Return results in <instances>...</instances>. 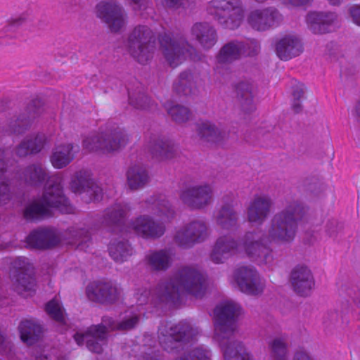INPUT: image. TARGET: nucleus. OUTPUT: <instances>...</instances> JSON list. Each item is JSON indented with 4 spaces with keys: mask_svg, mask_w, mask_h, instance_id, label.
<instances>
[{
    "mask_svg": "<svg viewBox=\"0 0 360 360\" xmlns=\"http://www.w3.org/2000/svg\"><path fill=\"white\" fill-rule=\"evenodd\" d=\"M193 328L186 321H180L158 335L162 348L169 353H177L183 349L182 345L189 342L195 335Z\"/></svg>",
    "mask_w": 360,
    "mask_h": 360,
    "instance_id": "1a4fd4ad",
    "label": "nucleus"
},
{
    "mask_svg": "<svg viewBox=\"0 0 360 360\" xmlns=\"http://www.w3.org/2000/svg\"><path fill=\"white\" fill-rule=\"evenodd\" d=\"M237 213L229 204L223 205L219 212L217 221L224 229H235L237 226Z\"/></svg>",
    "mask_w": 360,
    "mask_h": 360,
    "instance_id": "58836bf2",
    "label": "nucleus"
},
{
    "mask_svg": "<svg viewBox=\"0 0 360 360\" xmlns=\"http://www.w3.org/2000/svg\"><path fill=\"white\" fill-rule=\"evenodd\" d=\"M333 12H310L307 15V22L310 30L314 34H325L330 31V27L336 20Z\"/></svg>",
    "mask_w": 360,
    "mask_h": 360,
    "instance_id": "393cba45",
    "label": "nucleus"
},
{
    "mask_svg": "<svg viewBox=\"0 0 360 360\" xmlns=\"http://www.w3.org/2000/svg\"><path fill=\"white\" fill-rule=\"evenodd\" d=\"M191 33L205 49H211L217 41V31L208 22H196L192 27Z\"/></svg>",
    "mask_w": 360,
    "mask_h": 360,
    "instance_id": "c85d7f7f",
    "label": "nucleus"
},
{
    "mask_svg": "<svg viewBox=\"0 0 360 360\" xmlns=\"http://www.w3.org/2000/svg\"><path fill=\"white\" fill-rule=\"evenodd\" d=\"M156 47V37L146 25H137L128 34L127 48L130 55L140 64L151 60Z\"/></svg>",
    "mask_w": 360,
    "mask_h": 360,
    "instance_id": "20e7f679",
    "label": "nucleus"
},
{
    "mask_svg": "<svg viewBox=\"0 0 360 360\" xmlns=\"http://www.w3.org/2000/svg\"><path fill=\"white\" fill-rule=\"evenodd\" d=\"M133 229L143 238H160L164 234L165 228L155 223L150 217L141 216L133 221Z\"/></svg>",
    "mask_w": 360,
    "mask_h": 360,
    "instance_id": "cd10ccee",
    "label": "nucleus"
},
{
    "mask_svg": "<svg viewBox=\"0 0 360 360\" xmlns=\"http://www.w3.org/2000/svg\"><path fill=\"white\" fill-rule=\"evenodd\" d=\"M165 4L169 8H179L182 4L181 0H165Z\"/></svg>",
    "mask_w": 360,
    "mask_h": 360,
    "instance_id": "69168bd1",
    "label": "nucleus"
},
{
    "mask_svg": "<svg viewBox=\"0 0 360 360\" xmlns=\"http://www.w3.org/2000/svg\"><path fill=\"white\" fill-rule=\"evenodd\" d=\"M236 99L240 109L246 114H250L255 110L254 97L256 89L252 83L247 81L238 82L235 86Z\"/></svg>",
    "mask_w": 360,
    "mask_h": 360,
    "instance_id": "a878e982",
    "label": "nucleus"
},
{
    "mask_svg": "<svg viewBox=\"0 0 360 360\" xmlns=\"http://www.w3.org/2000/svg\"><path fill=\"white\" fill-rule=\"evenodd\" d=\"M129 136L117 126H112L105 131L84 141L86 146L91 150L112 152L126 146Z\"/></svg>",
    "mask_w": 360,
    "mask_h": 360,
    "instance_id": "6e6552de",
    "label": "nucleus"
},
{
    "mask_svg": "<svg viewBox=\"0 0 360 360\" xmlns=\"http://www.w3.org/2000/svg\"><path fill=\"white\" fill-rule=\"evenodd\" d=\"M99 328H101L100 325H92L88 328L86 331L84 333H76L73 335L75 341L78 345H83L84 342H87V339L89 338L91 334L95 333H96L98 332L99 334L98 337H100V338H103L104 333L101 329H99Z\"/></svg>",
    "mask_w": 360,
    "mask_h": 360,
    "instance_id": "603ef678",
    "label": "nucleus"
},
{
    "mask_svg": "<svg viewBox=\"0 0 360 360\" xmlns=\"http://www.w3.org/2000/svg\"><path fill=\"white\" fill-rule=\"evenodd\" d=\"M234 277L242 292L253 295L262 292L259 275L255 269L247 266L240 267L236 271Z\"/></svg>",
    "mask_w": 360,
    "mask_h": 360,
    "instance_id": "412c9836",
    "label": "nucleus"
},
{
    "mask_svg": "<svg viewBox=\"0 0 360 360\" xmlns=\"http://www.w3.org/2000/svg\"><path fill=\"white\" fill-rule=\"evenodd\" d=\"M26 19L25 17L20 16L16 18L15 19H12L7 25L8 31H15L20 26H21L23 23H25Z\"/></svg>",
    "mask_w": 360,
    "mask_h": 360,
    "instance_id": "13d9d810",
    "label": "nucleus"
},
{
    "mask_svg": "<svg viewBox=\"0 0 360 360\" xmlns=\"http://www.w3.org/2000/svg\"><path fill=\"white\" fill-rule=\"evenodd\" d=\"M148 264L155 270H166L170 266V257L163 250L153 252L148 257Z\"/></svg>",
    "mask_w": 360,
    "mask_h": 360,
    "instance_id": "c03bdc74",
    "label": "nucleus"
},
{
    "mask_svg": "<svg viewBox=\"0 0 360 360\" xmlns=\"http://www.w3.org/2000/svg\"><path fill=\"white\" fill-rule=\"evenodd\" d=\"M34 360H51V359L50 356L40 353L39 354H37L35 356Z\"/></svg>",
    "mask_w": 360,
    "mask_h": 360,
    "instance_id": "774afa93",
    "label": "nucleus"
},
{
    "mask_svg": "<svg viewBox=\"0 0 360 360\" xmlns=\"http://www.w3.org/2000/svg\"><path fill=\"white\" fill-rule=\"evenodd\" d=\"M44 134H38L34 138L22 141L16 148V154L22 158L38 153L44 148Z\"/></svg>",
    "mask_w": 360,
    "mask_h": 360,
    "instance_id": "e433bc0d",
    "label": "nucleus"
},
{
    "mask_svg": "<svg viewBox=\"0 0 360 360\" xmlns=\"http://www.w3.org/2000/svg\"><path fill=\"white\" fill-rule=\"evenodd\" d=\"M76 237L78 238L76 241L77 248L80 250H86L89 247V243L91 240L90 232L86 229H80L77 231Z\"/></svg>",
    "mask_w": 360,
    "mask_h": 360,
    "instance_id": "864d4df0",
    "label": "nucleus"
},
{
    "mask_svg": "<svg viewBox=\"0 0 360 360\" xmlns=\"http://www.w3.org/2000/svg\"><path fill=\"white\" fill-rule=\"evenodd\" d=\"M127 210L120 204H116L108 208L103 217L104 223L109 226H113L112 231H122L124 229L126 220Z\"/></svg>",
    "mask_w": 360,
    "mask_h": 360,
    "instance_id": "2f4dec72",
    "label": "nucleus"
},
{
    "mask_svg": "<svg viewBox=\"0 0 360 360\" xmlns=\"http://www.w3.org/2000/svg\"><path fill=\"white\" fill-rule=\"evenodd\" d=\"M198 134L202 141L212 143L222 142L226 135L225 131L208 122H202L198 126Z\"/></svg>",
    "mask_w": 360,
    "mask_h": 360,
    "instance_id": "f704fd0d",
    "label": "nucleus"
},
{
    "mask_svg": "<svg viewBox=\"0 0 360 360\" xmlns=\"http://www.w3.org/2000/svg\"><path fill=\"white\" fill-rule=\"evenodd\" d=\"M127 177L128 185L132 190L143 187L149 179L147 170L139 165L129 167L127 172Z\"/></svg>",
    "mask_w": 360,
    "mask_h": 360,
    "instance_id": "4c0bfd02",
    "label": "nucleus"
},
{
    "mask_svg": "<svg viewBox=\"0 0 360 360\" xmlns=\"http://www.w3.org/2000/svg\"><path fill=\"white\" fill-rule=\"evenodd\" d=\"M270 356L272 360H287V345L281 338H274L269 342Z\"/></svg>",
    "mask_w": 360,
    "mask_h": 360,
    "instance_id": "de8ad7c7",
    "label": "nucleus"
},
{
    "mask_svg": "<svg viewBox=\"0 0 360 360\" xmlns=\"http://www.w3.org/2000/svg\"><path fill=\"white\" fill-rule=\"evenodd\" d=\"M207 11L224 28L231 30L237 29L244 17L240 0H212Z\"/></svg>",
    "mask_w": 360,
    "mask_h": 360,
    "instance_id": "423d86ee",
    "label": "nucleus"
},
{
    "mask_svg": "<svg viewBox=\"0 0 360 360\" xmlns=\"http://www.w3.org/2000/svg\"><path fill=\"white\" fill-rule=\"evenodd\" d=\"M190 360H210V350L202 347H196L187 354Z\"/></svg>",
    "mask_w": 360,
    "mask_h": 360,
    "instance_id": "5fc2aeb1",
    "label": "nucleus"
},
{
    "mask_svg": "<svg viewBox=\"0 0 360 360\" xmlns=\"http://www.w3.org/2000/svg\"><path fill=\"white\" fill-rule=\"evenodd\" d=\"M181 291L197 298L202 297L206 291L202 274L195 269L183 267L174 280L158 284L153 299L158 304H175L180 300Z\"/></svg>",
    "mask_w": 360,
    "mask_h": 360,
    "instance_id": "f03ea898",
    "label": "nucleus"
},
{
    "mask_svg": "<svg viewBox=\"0 0 360 360\" xmlns=\"http://www.w3.org/2000/svg\"><path fill=\"white\" fill-rule=\"evenodd\" d=\"M70 188L86 203L98 202L103 198L102 188L94 182L90 173L85 170L76 172L70 182Z\"/></svg>",
    "mask_w": 360,
    "mask_h": 360,
    "instance_id": "f8f14e48",
    "label": "nucleus"
},
{
    "mask_svg": "<svg viewBox=\"0 0 360 360\" xmlns=\"http://www.w3.org/2000/svg\"><path fill=\"white\" fill-rule=\"evenodd\" d=\"M154 214L159 216L161 220L167 222L172 220L175 215V212L169 203V202L165 199H159L154 205L153 207Z\"/></svg>",
    "mask_w": 360,
    "mask_h": 360,
    "instance_id": "49530a36",
    "label": "nucleus"
},
{
    "mask_svg": "<svg viewBox=\"0 0 360 360\" xmlns=\"http://www.w3.org/2000/svg\"><path fill=\"white\" fill-rule=\"evenodd\" d=\"M129 103L134 108L148 110L151 105L150 98L143 91L136 89L133 92L128 90Z\"/></svg>",
    "mask_w": 360,
    "mask_h": 360,
    "instance_id": "a18cd8bd",
    "label": "nucleus"
},
{
    "mask_svg": "<svg viewBox=\"0 0 360 360\" xmlns=\"http://www.w3.org/2000/svg\"><path fill=\"white\" fill-rule=\"evenodd\" d=\"M243 241L245 251L250 258L255 261L266 262L270 250L264 243L265 234L262 231L247 232Z\"/></svg>",
    "mask_w": 360,
    "mask_h": 360,
    "instance_id": "4468645a",
    "label": "nucleus"
},
{
    "mask_svg": "<svg viewBox=\"0 0 360 360\" xmlns=\"http://www.w3.org/2000/svg\"><path fill=\"white\" fill-rule=\"evenodd\" d=\"M20 179L27 186L40 188L51 179L45 167L41 164L33 163L21 169Z\"/></svg>",
    "mask_w": 360,
    "mask_h": 360,
    "instance_id": "5701e85b",
    "label": "nucleus"
},
{
    "mask_svg": "<svg viewBox=\"0 0 360 360\" xmlns=\"http://www.w3.org/2000/svg\"><path fill=\"white\" fill-rule=\"evenodd\" d=\"M150 152L153 158L160 161L174 158L176 148L172 141L158 139L152 142L150 146Z\"/></svg>",
    "mask_w": 360,
    "mask_h": 360,
    "instance_id": "7c9ffc66",
    "label": "nucleus"
},
{
    "mask_svg": "<svg viewBox=\"0 0 360 360\" xmlns=\"http://www.w3.org/2000/svg\"><path fill=\"white\" fill-rule=\"evenodd\" d=\"M158 39L162 53L170 66H177L188 57L193 60L200 59L195 49L181 35L174 36L165 32Z\"/></svg>",
    "mask_w": 360,
    "mask_h": 360,
    "instance_id": "39448f33",
    "label": "nucleus"
},
{
    "mask_svg": "<svg viewBox=\"0 0 360 360\" xmlns=\"http://www.w3.org/2000/svg\"><path fill=\"white\" fill-rule=\"evenodd\" d=\"M292 109L296 114L301 112L302 111V105L300 103V101H293Z\"/></svg>",
    "mask_w": 360,
    "mask_h": 360,
    "instance_id": "338daca9",
    "label": "nucleus"
},
{
    "mask_svg": "<svg viewBox=\"0 0 360 360\" xmlns=\"http://www.w3.org/2000/svg\"><path fill=\"white\" fill-rule=\"evenodd\" d=\"M240 311V306L233 302L217 305L214 309L215 328L212 339L220 347L224 360H251L243 342L234 337Z\"/></svg>",
    "mask_w": 360,
    "mask_h": 360,
    "instance_id": "f257e3e1",
    "label": "nucleus"
},
{
    "mask_svg": "<svg viewBox=\"0 0 360 360\" xmlns=\"http://www.w3.org/2000/svg\"><path fill=\"white\" fill-rule=\"evenodd\" d=\"M73 146L70 143L56 146L51 155L53 166L58 169L66 167L74 159Z\"/></svg>",
    "mask_w": 360,
    "mask_h": 360,
    "instance_id": "c9c22d12",
    "label": "nucleus"
},
{
    "mask_svg": "<svg viewBox=\"0 0 360 360\" xmlns=\"http://www.w3.org/2000/svg\"><path fill=\"white\" fill-rule=\"evenodd\" d=\"M98 16L106 24L112 32H118L124 26L123 9L114 2L101 1L97 5Z\"/></svg>",
    "mask_w": 360,
    "mask_h": 360,
    "instance_id": "a211bd4d",
    "label": "nucleus"
},
{
    "mask_svg": "<svg viewBox=\"0 0 360 360\" xmlns=\"http://www.w3.org/2000/svg\"><path fill=\"white\" fill-rule=\"evenodd\" d=\"M169 115L177 123L187 122L191 115L190 110L181 105H175L168 110Z\"/></svg>",
    "mask_w": 360,
    "mask_h": 360,
    "instance_id": "3c124183",
    "label": "nucleus"
},
{
    "mask_svg": "<svg viewBox=\"0 0 360 360\" xmlns=\"http://www.w3.org/2000/svg\"><path fill=\"white\" fill-rule=\"evenodd\" d=\"M290 282L295 292L301 297L310 295L315 286V280L311 270L301 264L295 266L291 271Z\"/></svg>",
    "mask_w": 360,
    "mask_h": 360,
    "instance_id": "f3484780",
    "label": "nucleus"
},
{
    "mask_svg": "<svg viewBox=\"0 0 360 360\" xmlns=\"http://www.w3.org/2000/svg\"><path fill=\"white\" fill-rule=\"evenodd\" d=\"M101 327V330L103 331L104 335L103 338H100L98 337V332L95 333L91 335L89 339H87V342L86 344V347L90 350L91 352L96 354H101L103 352V344L107 340V335L108 331L105 328V327L102 325L99 324Z\"/></svg>",
    "mask_w": 360,
    "mask_h": 360,
    "instance_id": "09e8293b",
    "label": "nucleus"
},
{
    "mask_svg": "<svg viewBox=\"0 0 360 360\" xmlns=\"http://www.w3.org/2000/svg\"><path fill=\"white\" fill-rule=\"evenodd\" d=\"M45 311L59 325L62 326L68 325L65 310L56 299L53 298L45 304Z\"/></svg>",
    "mask_w": 360,
    "mask_h": 360,
    "instance_id": "a19ab883",
    "label": "nucleus"
},
{
    "mask_svg": "<svg viewBox=\"0 0 360 360\" xmlns=\"http://www.w3.org/2000/svg\"><path fill=\"white\" fill-rule=\"evenodd\" d=\"M207 236V229L205 222L193 221L178 231L174 236L175 242L181 247L189 248L195 243L203 241Z\"/></svg>",
    "mask_w": 360,
    "mask_h": 360,
    "instance_id": "2eb2a0df",
    "label": "nucleus"
},
{
    "mask_svg": "<svg viewBox=\"0 0 360 360\" xmlns=\"http://www.w3.org/2000/svg\"><path fill=\"white\" fill-rule=\"evenodd\" d=\"M349 11L354 22L360 26V5H354Z\"/></svg>",
    "mask_w": 360,
    "mask_h": 360,
    "instance_id": "bf43d9fd",
    "label": "nucleus"
},
{
    "mask_svg": "<svg viewBox=\"0 0 360 360\" xmlns=\"http://www.w3.org/2000/svg\"><path fill=\"white\" fill-rule=\"evenodd\" d=\"M88 299L102 304H112L119 300V292L110 282L94 281L86 288Z\"/></svg>",
    "mask_w": 360,
    "mask_h": 360,
    "instance_id": "dca6fc26",
    "label": "nucleus"
},
{
    "mask_svg": "<svg viewBox=\"0 0 360 360\" xmlns=\"http://www.w3.org/2000/svg\"><path fill=\"white\" fill-rule=\"evenodd\" d=\"M282 15L273 7L252 11L248 18L249 25L258 31H265L278 25Z\"/></svg>",
    "mask_w": 360,
    "mask_h": 360,
    "instance_id": "6ab92c4d",
    "label": "nucleus"
},
{
    "mask_svg": "<svg viewBox=\"0 0 360 360\" xmlns=\"http://www.w3.org/2000/svg\"><path fill=\"white\" fill-rule=\"evenodd\" d=\"M139 319L137 316H132L129 319L118 321L117 324V330H131L138 323Z\"/></svg>",
    "mask_w": 360,
    "mask_h": 360,
    "instance_id": "4d7b16f0",
    "label": "nucleus"
},
{
    "mask_svg": "<svg viewBox=\"0 0 360 360\" xmlns=\"http://www.w3.org/2000/svg\"><path fill=\"white\" fill-rule=\"evenodd\" d=\"M27 243L35 249L49 250L59 245L60 238L55 229L39 227L30 232L27 237Z\"/></svg>",
    "mask_w": 360,
    "mask_h": 360,
    "instance_id": "aec40b11",
    "label": "nucleus"
},
{
    "mask_svg": "<svg viewBox=\"0 0 360 360\" xmlns=\"http://www.w3.org/2000/svg\"><path fill=\"white\" fill-rule=\"evenodd\" d=\"M193 75L190 71L180 73L179 80L173 85L174 91L179 96H188L192 93Z\"/></svg>",
    "mask_w": 360,
    "mask_h": 360,
    "instance_id": "37998d69",
    "label": "nucleus"
},
{
    "mask_svg": "<svg viewBox=\"0 0 360 360\" xmlns=\"http://www.w3.org/2000/svg\"><path fill=\"white\" fill-rule=\"evenodd\" d=\"M41 202L51 208L58 210L62 214H71L74 207L69 198L65 195L63 188L60 182L51 179L44 187Z\"/></svg>",
    "mask_w": 360,
    "mask_h": 360,
    "instance_id": "9b49d317",
    "label": "nucleus"
},
{
    "mask_svg": "<svg viewBox=\"0 0 360 360\" xmlns=\"http://www.w3.org/2000/svg\"><path fill=\"white\" fill-rule=\"evenodd\" d=\"M293 360H313L307 353L297 352L295 354Z\"/></svg>",
    "mask_w": 360,
    "mask_h": 360,
    "instance_id": "0e129e2a",
    "label": "nucleus"
},
{
    "mask_svg": "<svg viewBox=\"0 0 360 360\" xmlns=\"http://www.w3.org/2000/svg\"><path fill=\"white\" fill-rule=\"evenodd\" d=\"M51 215L52 210L41 202V198L27 204L23 212L24 218L29 221L41 220Z\"/></svg>",
    "mask_w": 360,
    "mask_h": 360,
    "instance_id": "72a5a7b5",
    "label": "nucleus"
},
{
    "mask_svg": "<svg viewBox=\"0 0 360 360\" xmlns=\"http://www.w3.org/2000/svg\"><path fill=\"white\" fill-rule=\"evenodd\" d=\"M260 46L257 44L232 40L225 44L219 50L217 60L220 64H229L242 57H255L258 55Z\"/></svg>",
    "mask_w": 360,
    "mask_h": 360,
    "instance_id": "ddd939ff",
    "label": "nucleus"
},
{
    "mask_svg": "<svg viewBox=\"0 0 360 360\" xmlns=\"http://www.w3.org/2000/svg\"><path fill=\"white\" fill-rule=\"evenodd\" d=\"M43 104L39 99L32 100L28 103L24 111L13 116L4 126V129L8 134L20 135L30 128L34 120L43 112Z\"/></svg>",
    "mask_w": 360,
    "mask_h": 360,
    "instance_id": "9d476101",
    "label": "nucleus"
},
{
    "mask_svg": "<svg viewBox=\"0 0 360 360\" xmlns=\"http://www.w3.org/2000/svg\"><path fill=\"white\" fill-rule=\"evenodd\" d=\"M20 338L28 345H33L39 341L44 333V328L34 319L22 320L18 326Z\"/></svg>",
    "mask_w": 360,
    "mask_h": 360,
    "instance_id": "bb28decb",
    "label": "nucleus"
},
{
    "mask_svg": "<svg viewBox=\"0 0 360 360\" xmlns=\"http://www.w3.org/2000/svg\"><path fill=\"white\" fill-rule=\"evenodd\" d=\"M109 255L116 262H123L132 255V248L128 241L111 242L108 247Z\"/></svg>",
    "mask_w": 360,
    "mask_h": 360,
    "instance_id": "ea45409f",
    "label": "nucleus"
},
{
    "mask_svg": "<svg viewBox=\"0 0 360 360\" xmlns=\"http://www.w3.org/2000/svg\"><path fill=\"white\" fill-rule=\"evenodd\" d=\"M270 200L260 197L255 199L248 211L250 221L262 223L270 212Z\"/></svg>",
    "mask_w": 360,
    "mask_h": 360,
    "instance_id": "473e14b6",
    "label": "nucleus"
},
{
    "mask_svg": "<svg viewBox=\"0 0 360 360\" xmlns=\"http://www.w3.org/2000/svg\"><path fill=\"white\" fill-rule=\"evenodd\" d=\"M275 50L281 60H288L302 53L303 46L301 40L296 36L285 35L276 43Z\"/></svg>",
    "mask_w": 360,
    "mask_h": 360,
    "instance_id": "b1692460",
    "label": "nucleus"
},
{
    "mask_svg": "<svg viewBox=\"0 0 360 360\" xmlns=\"http://www.w3.org/2000/svg\"><path fill=\"white\" fill-rule=\"evenodd\" d=\"M306 214L304 206L293 202L272 218L269 236L274 241L290 243L295 238L299 223Z\"/></svg>",
    "mask_w": 360,
    "mask_h": 360,
    "instance_id": "7ed1b4c3",
    "label": "nucleus"
},
{
    "mask_svg": "<svg viewBox=\"0 0 360 360\" xmlns=\"http://www.w3.org/2000/svg\"><path fill=\"white\" fill-rule=\"evenodd\" d=\"M7 165L4 160L3 153L0 150V205L6 204L11 199L10 183L6 177Z\"/></svg>",
    "mask_w": 360,
    "mask_h": 360,
    "instance_id": "79ce46f5",
    "label": "nucleus"
},
{
    "mask_svg": "<svg viewBox=\"0 0 360 360\" xmlns=\"http://www.w3.org/2000/svg\"><path fill=\"white\" fill-rule=\"evenodd\" d=\"M10 276L14 281V290L18 295L25 297L26 293L30 295L34 291V269L28 258L16 257L11 263Z\"/></svg>",
    "mask_w": 360,
    "mask_h": 360,
    "instance_id": "0eeeda50",
    "label": "nucleus"
},
{
    "mask_svg": "<svg viewBox=\"0 0 360 360\" xmlns=\"http://www.w3.org/2000/svg\"><path fill=\"white\" fill-rule=\"evenodd\" d=\"M237 242L230 236H224L219 238L212 250L210 257L216 264L223 263L231 252L237 248Z\"/></svg>",
    "mask_w": 360,
    "mask_h": 360,
    "instance_id": "c756f323",
    "label": "nucleus"
},
{
    "mask_svg": "<svg viewBox=\"0 0 360 360\" xmlns=\"http://www.w3.org/2000/svg\"><path fill=\"white\" fill-rule=\"evenodd\" d=\"M211 193V188L208 186H195L183 191L180 198L191 209H200L209 204Z\"/></svg>",
    "mask_w": 360,
    "mask_h": 360,
    "instance_id": "4be33fe9",
    "label": "nucleus"
},
{
    "mask_svg": "<svg viewBox=\"0 0 360 360\" xmlns=\"http://www.w3.org/2000/svg\"><path fill=\"white\" fill-rule=\"evenodd\" d=\"M302 186L306 192L318 195L325 189L322 180L316 175L306 177L302 182Z\"/></svg>",
    "mask_w": 360,
    "mask_h": 360,
    "instance_id": "8fccbe9b",
    "label": "nucleus"
},
{
    "mask_svg": "<svg viewBox=\"0 0 360 360\" xmlns=\"http://www.w3.org/2000/svg\"><path fill=\"white\" fill-rule=\"evenodd\" d=\"M117 323L118 321H116L112 317L103 316L102 317V323L101 324L103 325L107 330V328H109L111 330H117Z\"/></svg>",
    "mask_w": 360,
    "mask_h": 360,
    "instance_id": "052dcab7",
    "label": "nucleus"
},
{
    "mask_svg": "<svg viewBox=\"0 0 360 360\" xmlns=\"http://www.w3.org/2000/svg\"><path fill=\"white\" fill-rule=\"evenodd\" d=\"M342 229V225L336 219L328 220L326 225V232L330 237H335Z\"/></svg>",
    "mask_w": 360,
    "mask_h": 360,
    "instance_id": "6e6d98bb",
    "label": "nucleus"
},
{
    "mask_svg": "<svg viewBox=\"0 0 360 360\" xmlns=\"http://www.w3.org/2000/svg\"><path fill=\"white\" fill-rule=\"evenodd\" d=\"M134 4V10H144L146 8V0H131Z\"/></svg>",
    "mask_w": 360,
    "mask_h": 360,
    "instance_id": "e2e57ef3",
    "label": "nucleus"
},
{
    "mask_svg": "<svg viewBox=\"0 0 360 360\" xmlns=\"http://www.w3.org/2000/svg\"><path fill=\"white\" fill-rule=\"evenodd\" d=\"M304 84H300L293 86L292 92L293 101H300V99L304 96Z\"/></svg>",
    "mask_w": 360,
    "mask_h": 360,
    "instance_id": "680f3d73",
    "label": "nucleus"
}]
</instances>
